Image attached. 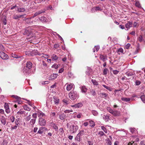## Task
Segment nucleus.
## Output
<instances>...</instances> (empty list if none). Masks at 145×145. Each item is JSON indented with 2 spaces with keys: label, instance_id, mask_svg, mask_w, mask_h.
Wrapping results in <instances>:
<instances>
[{
  "label": "nucleus",
  "instance_id": "obj_17",
  "mask_svg": "<svg viewBox=\"0 0 145 145\" xmlns=\"http://www.w3.org/2000/svg\"><path fill=\"white\" fill-rule=\"evenodd\" d=\"M91 11L93 12L96 11L97 10L102 11V9L99 7H96L93 8L91 10Z\"/></svg>",
  "mask_w": 145,
  "mask_h": 145
},
{
  "label": "nucleus",
  "instance_id": "obj_31",
  "mask_svg": "<svg viewBox=\"0 0 145 145\" xmlns=\"http://www.w3.org/2000/svg\"><path fill=\"white\" fill-rule=\"evenodd\" d=\"M90 126L92 127H93L95 125V124L94 121L92 120H90L89 121Z\"/></svg>",
  "mask_w": 145,
  "mask_h": 145
},
{
  "label": "nucleus",
  "instance_id": "obj_51",
  "mask_svg": "<svg viewBox=\"0 0 145 145\" xmlns=\"http://www.w3.org/2000/svg\"><path fill=\"white\" fill-rule=\"evenodd\" d=\"M108 69L107 68H105L104 69L103 74L104 75H106L107 74V72L108 71Z\"/></svg>",
  "mask_w": 145,
  "mask_h": 145
},
{
  "label": "nucleus",
  "instance_id": "obj_33",
  "mask_svg": "<svg viewBox=\"0 0 145 145\" xmlns=\"http://www.w3.org/2000/svg\"><path fill=\"white\" fill-rule=\"evenodd\" d=\"M99 46H95L94 48L93 49V52H95V50H96L97 52L98 51L99 49Z\"/></svg>",
  "mask_w": 145,
  "mask_h": 145
},
{
  "label": "nucleus",
  "instance_id": "obj_3",
  "mask_svg": "<svg viewBox=\"0 0 145 145\" xmlns=\"http://www.w3.org/2000/svg\"><path fill=\"white\" fill-rule=\"evenodd\" d=\"M78 128V126L76 124L71 125L69 127V132L70 133H75Z\"/></svg>",
  "mask_w": 145,
  "mask_h": 145
},
{
  "label": "nucleus",
  "instance_id": "obj_26",
  "mask_svg": "<svg viewBox=\"0 0 145 145\" xmlns=\"http://www.w3.org/2000/svg\"><path fill=\"white\" fill-rule=\"evenodd\" d=\"M54 101L55 104H58L59 102V100L56 97L54 96L53 97Z\"/></svg>",
  "mask_w": 145,
  "mask_h": 145
},
{
  "label": "nucleus",
  "instance_id": "obj_40",
  "mask_svg": "<svg viewBox=\"0 0 145 145\" xmlns=\"http://www.w3.org/2000/svg\"><path fill=\"white\" fill-rule=\"evenodd\" d=\"M126 75L128 76H132L134 75V73L132 72H127L126 73Z\"/></svg>",
  "mask_w": 145,
  "mask_h": 145
},
{
  "label": "nucleus",
  "instance_id": "obj_43",
  "mask_svg": "<svg viewBox=\"0 0 145 145\" xmlns=\"http://www.w3.org/2000/svg\"><path fill=\"white\" fill-rule=\"evenodd\" d=\"M36 120L35 119H32L30 121V123L31 125H33L35 123Z\"/></svg>",
  "mask_w": 145,
  "mask_h": 145
},
{
  "label": "nucleus",
  "instance_id": "obj_41",
  "mask_svg": "<svg viewBox=\"0 0 145 145\" xmlns=\"http://www.w3.org/2000/svg\"><path fill=\"white\" fill-rule=\"evenodd\" d=\"M52 126L53 127L55 131H57L58 130V127L56 125L55 123H53L52 124Z\"/></svg>",
  "mask_w": 145,
  "mask_h": 145
},
{
  "label": "nucleus",
  "instance_id": "obj_63",
  "mask_svg": "<svg viewBox=\"0 0 145 145\" xmlns=\"http://www.w3.org/2000/svg\"><path fill=\"white\" fill-rule=\"evenodd\" d=\"M130 130L131 132L132 133H134L135 131V129L134 128H130Z\"/></svg>",
  "mask_w": 145,
  "mask_h": 145
},
{
  "label": "nucleus",
  "instance_id": "obj_46",
  "mask_svg": "<svg viewBox=\"0 0 145 145\" xmlns=\"http://www.w3.org/2000/svg\"><path fill=\"white\" fill-rule=\"evenodd\" d=\"M13 19L16 20L19 19V15H14L13 16Z\"/></svg>",
  "mask_w": 145,
  "mask_h": 145
},
{
  "label": "nucleus",
  "instance_id": "obj_60",
  "mask_svg": "<svg viewBox=\"0 0 145 145\" xmlns=\"http://www.w3.org/2000/svg\"><path fill=\"white\" fill-rule=\"evenodd\" d=\"M12 56L13 57L15 58H18L20 57L19 56L13 54L12 55Z\"/></svg>",
  "mask_w": 145,
  "mask_h": 145
},
{
  "label": "nucleus",
  "instance_id": "obj_61",
  "mask_svg": "<svg viewBox=\"0 0 145 145\" xmlns=\"http://www.w3.org/2000/svg\"><path fill=\"white\" fill-rule=\"evenodd\" d=\"M118 52L123 53V50L122 48H120L118 49Z\"/></svg>",
  "mask_w": 145,
  "mask_h": 145
},
{
  "label": "nucleus",
  "instance_id": "obj_55",
  "mask_svg": "<svg viewBox=\"0 0 145 145\" xmlns=\"http://www.w3.org/2000/svg\"><path fill=\"white\" fill-rule=\"evenodd\" d=\"M90 92H91V93L92 94L93 96H94L96 95V93L95 91L93 89H91L90 91Z\"/></svg>",
  "mask_w": 145,
  "mask_h": 145
},
{
  "label": "nucleus",
  "instance_id": "obj_21",
  "mask_svg": "<svg viewBox=\"0 0 145 145\" xmlns=\"http://www.w3.org/2000/svg\"><path fill=\"white\" fill-rule=\"evenodd\" d=\"M39 20L42 22H47V20L46 18L44 16H41L39 18Z\"/></svg>",
  "mask_w": 145,
  "mask_h": 145
},
{
  "label": "nucleus",
  "instance_id": "obj_7",
  "mask_svg": "<svg viewBox=\"0 0 145 145\" xmlns=\"http://www.w3.org/2000/svg\"><path fill=\"white\" fill-rule=\"evenodd\" d=\"M24 74L27 76L29 75L31 72L30 70H29L28 69H26L25 67H24L22 70Z\"/></svg>",
  "mask_w": 145,
  "mask_h": 145
},
{
  "label": "nucleus",
  "instance_id": "obj_42",
  "mask_svg": "<svg viewBox=\"0 0 145 145\" xmlns=\"http://www.w3.org/2000/svg\"><path fill=\"white\" fill-rule=\"evenodd\" d=\"M8 142L5 139L3 140V142L1 144V145H7V144Z\"/></svg>",
  "mask_w": 145,
  "mask_h": 145
},
{
  "label": "nucleus",
  "instance_id": "obj_50",
  "mask_svg": "<svg viewBox=\"0 0 145 145\" xmlns=\"http://www.w3.org/2000/svg\"><path fill=\"white\" fill-rule=\"evenodd\" d=\"M98 134L100 135L101 136L105 135L104 133L101 131H100L99 132Z\"/></svg>",
  "mask_w": 145,
  "mask_h": 145
},
{
  "label": "nucleus",
  "instance_id": "obj_18",
  "mask_svg": "<svg viewBox=\"0 0 145 145\" xmlns=\"http://www.w3.org/2000/svg\"><path fill=\"white\" fill-rule=\"evenodd\" d=\"M46 129L44 127H41L39 128V130L37 132V133L42 134L44 130H45Z\"/></svg>",
  "mask_w": 145,
  "mask_h": 145
},
{
  "label": "nucleus",
  "instance_id": "obj_22",
  "mask_svg": "<svg viewBox=\"0 0 145 145\" xmlns=\"http://www.w3.org/2000/svg\"><path fill=\"white\" fill-rule=\"evenodd\" d=\"M112 114L114 116H119L120 113V111L117 110L114 111Z\"/></svg>",
  "mask_w": 145,
  "mask_h": 145
},
{
  "label": "nucleus",
  "instance_id": "obj_32",
  "mask_svg": "<svg viewBox=\"0 0 145 145\" xmlns=\"http://www.w3.org/2000/svg\"><path fill=\"white\" fill-rule=\"evenodd\" d=\"M120 90H115L114 91L115 95L116 96L118 97L120 95Z\"/></svg>",
  "mask_w": 145,
  "mask_h": 145
},
{
  "label": "nucleus",
  "instance_id": "obj_58",
  "mask_svg": "<svg viewBox=\"0 0 145 145\" xmlns=\"http://www.w3.org/2000/svg\"><path fill=\"white\" fill-rule=\"evenodd\" d=\"M20 119L19 118H18L17 119H16L15 120V123L16 125H18L19 124V120Z\"/></svg>",
  "mask_w": 145,
  "mask_h": 145
},
{
  "label": "nucleus",
  "instance_id": "obj_16",
  "mask_svg": "<svg viewBox=\"0 0 145 145\" xmlns=\"http://www.w3.org/2000/svg\"><path fill=\"white\" fill-rule=\"evenodd\" d=\"M32 66V63L30 61L27 62L26 63V67H25L26 69H28L29 70L31 68Z\"/></svg>",
  "mask_w": 145,
  "mask_h": 145
},
{
  "label": "nucleus",
  "instance_id": "obj_10",
  "mask_svg": "<svg viewBox=\"0 0 145 145\" xmlns=\"http://www.w3.org/2000/svg\"><path fill=\"white\" fill-rule=\"evenodd\" d=\"M74 88V84H69L67 85L66 89L68 91L71 90L72 89Z\"/></svg>",
  "mask_w": 145,
  "mask_h": 145
},
{
  "label": "nucleus",
  "instance_id": "obj_15",
  "mask_svg": "<svg viewBox=\"0 0 145 145\" xmlns=\"http://www.w3.org/2000/svg\"><path fill=\"white\" fill-rule=\"evenodd\" d=\"M59 118L61 120H63L66 118L67 116L64 113H63L59 115Z\"/></svg>",
  "mask_w": 145,
  "mask_h": 145
},
{
  "label": "nucleus",
  "instance_id": "obj_5",
  "mask_svg": "<svg viewBox=\"0 0 145 145\" xmlns=\"http://www.w3.org/2000/svg\"><path fill=\"white\" fill-rule=\"evenodd\" d=\"M1 57L4 60H6L8 58V56L3 51H0Z\"/></svg>",
  "mask_w": 145,
  "mask_h": 145
},
{
  "label": "nucleus",
  "instance_id": "obj_54",
  "mask_svg": "<svg viewBox=\"0 0 145 145\" xmlns=\"http://www.w3.org/2000/svg\"><path fill=\"white\" fill-rule=\"evenodd\" d=\"M140 98L143 101H145V94L141 96Z\"/></svg>",
  "mask_w": 145,
  "mask_h": 145
},
{
  "label": "nucleus",
  "instance_id": "obj_48",
  "mask_svg": "<svg viewBox=\"0 0 145 145\" xmlns=\"http://www.w3.org/2000/svg\"><path fill=\"white\" fill-rule=\"evenodd\" d=\"M135 5L136 7L138 8H140L141 7L140 4L138 1H136Z\"/></svg>",
  "mask_w": 145,
  "mask_h": 145
},
{
  "label": "nucleus",
  "instance_id": "obj_25",
  "mask_svg": "<svg viewBox=\"0 0 145 145\" xmlns=\"http://www.w3.org/2000/svg\"><path fill=\"white\" fill-rule=\"evenodd\" d=\"M51 58L53 61L56 60L58 59V57L55 54H52V55Z\"/></svg>",
  "mask_w": 145,
  "mask_h": 145
},
{
  "label": "nucleus",
  "instance_id": "obj_11",
  "mask_svg": "<svg viewBox=\"0 0 145 145\" xmlns=\"http://www.w3.org/2000/svg\"><path fill=\"white\" fill-rule=\"evenodd\" d=\"M107 56L106 55H104L102 54H100L99 56V58L101 60L103 61V62H105L106 60H107Z\"/></svg>",
  "mask_w": 145,
  "mask_h": 145
},
{
  "label": "nucleus",
  "instance_id": "obj_35",
  "mask_svg": "<svg viewBox=\"0 0 145 145\" xmlns=\"http://www.w3.org/2000/svg\"><path fill=\"white\" fill-rule=\"evenodd\" d=\"M23 107L24 110H25L29 111L31 110V108L26 105H25Z\"/></svg>",
  "mask_w": 145,
  "mask_h": 145
},
{
  "label": "nucleus",
  "instance_id": "obj_57",
  "mask_svg": "<svg viewBox=\"0 0 145 145\" xmlns=\"http://www.w3.org/2000/svg\"><path fill=\"white\" fill-rule=\"evenodd\" d=\"M25 112L24 111L20 110L17 112V114H24Z\"/></svg>",
  "mask_w": 145,
  "mask_h": 145
},
{
  "label": "nucleus",
  "instance_id": "obj_1",
  "mask_svg": "<svg viewBox=\"0 0 145 145\" xmlns=\"http://www.w3.org/2000/svg\"><path fill=\"white\" fill-rule=\"evenodd\" d=\"M37 20L35 19H33L32 18H25L24 20L25 23L31 25H35L37 24L36 20Z\"/></svg>",
  "mask_w": 145,
  "mask_h": 145
},
{
  "label": "nucleus",
  "instance_id": "obj_9",
  "mask_svg": "<svg viewBox=\"0 0 145 145\" xmlns=\"http://www.w3.org/2000/svg\"><path fill=\"white\" fill-rule=\"evenodd\" d=\"M4 107L5 109L6 112L7 114L9 113L10 112V110L8 104L7 103H5Z\"/></svg>",
  "mask_w": 145,
  "mask_h": 145
},
{
  "label": "nucleus",
  "instance_id": "obj_64",
  "mask_svg": "<svg viewBox=\"0 0 145 145\" xmlns=\"http://www.w3.org/2000/svg\"><path fill=\"white\" fill-rule=\"evenodd\" d=\"M88 145H93V142L92 141H88Z\"/></svg>",
  "mask_w": 145,
  "mask_h": 145
},
{
  "label": "nucleus",
  "instance_id": "obj_37",
  "mask_svg": "<svg viewBox=\"0 0 145 145\" xmlns=\"http://www.w3.org/2000/svg\"><path fill=\"white\" fill-rule=\"evenodd\" d=\"M44 115V114L42 112H39L38 113V116L40 118H41Z\"/></svg>",
  "mask_w": 145,
  "mask_h": 145
},
{
  "label": "nucleus",
  "instance_id": "obj_59",
  "mask_svg": "<svg viewBox=\"0 0 145 145\" xmlns=\"http://www.w3.org/2000/svg\"><path fill=\"white\" fill-rule=\"evenodd\" d=\"M134 141H133V142L132 141L131 142H130L128 144V145H135V144H137Z\"/></svg>",
  "mask_w": 145,
  "mask_h": 145
},
{
  "label": "nucleus",
  "instance_id": "obj_56",
  "mask_svg": "<svg viewBox=\"0 0 145 145\" xmlns=\"http://www.w3.org/2000/svg\"><path fill=\"white\" fill-rule=\"evenodd\" d=\"M58 65L55 64H54L52 66V68H54L55 69H57L58 68Z\"/></svg>",
  "mask_w": 145,
  "mask_h": 145
},
{
  "label": "nucleus",
  "instance_id": "obj_30",
  "mask_svg": "<svg viewBox=\"0 0 145 145\" xmlns=\"http://www.w3.org/2000/svg\"><path fill=\"white\" fill-rule=\"evenodd\" d=\"M26 10L24 8H18V11L20 12H24Z\"/></svg>",
  "mask_w": 145,
  "mask_h": 145
},
{
  "label": "nucleus",
  "instance_id": "obj_52",
  "mask_svg": "<svg viewBox=\"0 0 145 145\" xmlns=\"http://www.w3.org/2000/svg\"><path fill=\"white\" fill-rule=\"evenodd\" d=\"M138 40L140 42H141L143 40V37L142 35H140L138 38Z\"/></svg>",
  "mask_w": 145,
  "mask_h": 145
},
{
  "label": "nucleus",
  "instance_id": "obj_19",
  "mask_svg": "<svg viewBox=\"0 0 145 145\" xmlns=\"http://www.w3.org/2000/svg\"><path fill=\"white\" fill-rule=\"evenodd\" d=\"M31 54L32 55H38L40 56L41 55V53L39 52L37 50H34L31 52Z\"/></svg>",
  "mask_w": 145,
  "mask_h": 145
},
{
  "label": "nucleus",
  "instance_id": "obj_62",
  "mask_svg": "<svg viewBox=\"0 0 145 145\" xmlns=\"http://www.w3.org/2000/svg\"><path fill=\"white\" fill-rule=\"evenodd\" d=\"M12 97L14 98H15L16 99H18V100L20 98V97H18L16 95H12Z\"/></svg>",
  "mask_w": 145,
  "mask_h": 145
},
{
  "label": "nucleus",
  "instance_id": "obj_49",
  "mask_svg": "<svg viewBox=\"0 0 145 145\" xmlns=\"http://www.w3.org/2000/svg\"><path fill=\"white\" fill-rule=\"evenodd\" d=\"M10 118L12 122H13L14 121L15 119V118L14 116H12L10 117Z\"/></svg>",
  "mask_w": 145,
  "mask_h": 145
},
{
  "label": "nucleus",
  "instance_id": "obj_34",
  "mask_svg": "<svg viewBox=\"0 0 145 145\" xmlns=\"http://www.w3.org/2000/svg\"><path fill=\"white\" fill-rule=\"evenodd\" d=\"M102 86L104 87L108 90L109 91H112V88L110 87L106 86L105 85H103Z\"/></svg>",
  "mask_w": 145,
  "mask_h": 145
},
{
  "label": "nucleus",
  "instance_id": "obj_2",
  "mask_svg": "<svg viewBox=\"0 0 145 145\" xmlns=\"http://www.w3.org/2000/svg\"><path fill=\"white\" fill-rule=\"evenodd\" d=\"M69 98L72 100H74L79 97V95L76 91H71L69 93Z\"/></svg>",
  "mask_w": 145,
  "mask_h": 145
},
{
  "label": "nucleus",
  "instance_id": "obj_20",
  "mask_svg": "<svg viewBox=\"0 0 145 145\" xmlns=\"http://www.w3.org/2000/svg\"><path fill=\"white\" fill-rule=\"evenodd\" d=\"M80 88L81 91L82 93H85L87 92V89L85 86H81Z\"/></svg>",
  "mask_w": 145,
  "mask_h": 145
},
{
  "label": "nucleus",
  "instance_id": "obj_53",
  "mask_svg": "<svg viewBox=\"0 0 145 145\" xmlns=\"http://www.w3.org/2000/svg\"><path fill=\"white\" fill-rule=\"evenodd\" d=\"M31 118V115H29L25 118V120L27 121H29V120H30Z\"/></svg>",
  "mask_w": 145,
  "mask_h": 145
},
{
  "label": "nucleus",
  "instance_id": "obj_44",
  "mask_svg": "<svg viewBox=\"0 0 145 145\" xmlns=\"http://www.w3.org/2000/svg\"><path fill=\"white\" fill-rule=\"evenodd\" d=\"M92 114L95 116H97L98 114V113L96 110H93L92 111Z\"/></svg>",
  "mask_w": 145,
  "mask_h": 145
},
{
  "label": "nucleus",
  "instance_id": "obj_28",
  "mask_svg": "<svg viewBox=\"0 0 145 145\" xmlns=\"http://www.w3.org/2000/svg\"><path fill=\"white\" fill-rule=\"evenodd\" d=\"M103 119L106 121H108L110 120L109 116L108 115H104L103 116Z\"/></svg>",
  "mask_w": 145,
  "mask_h": 145
},
{
  "label": "nucleus",
  "instance_id": "obj_23",
  "mask_svg": "<svg viewBox=\"0 0 145 145\" xmlns=\"http://www.w3.org/2000/svg\"><path fill=\"white\" fill-rule=\"evenodd\" d=\"M35 35L32 31L30 32V33L28 35L27 38L28 39H30L35 37Z\"/></svg>",
  "mask_w": 145,
  "mask_h": 145
},
{
  "label": "nucleus",
  "instance_id": "obj_29",
  "mask_svg": "<svg viewBox=\"0 0 145 145\" xmlns=\"http://www.w3.org/2000/svg\"><path fill=\"white\" fill-rule=\"evenodd\" d=\"M121 100L125 102H129L131 100V99L129 98H126L122 97L121 98Z\"/></svg>",
  "mask_w": 145,
  "mask_h": 145
},
{
  "label": "nucleus",
  "instance_id": "obj_6",
  "mask_svg": "<svg viewBox=\"0 0 145 145\" xmlns=\"http://www.w3.org/2000/svg\"><path fill=\"white\" fill-rule=\"evenodd\" d=\"M39 124L41 126H44L46 124L45 120L42 118H39Z\"/></svg>",
  "mask_w": 145,
  "mask_h": 145
},
{
  "label": "nucleus",
  "instance_id": "obj_45",
  "mask_svg": "<svg viewBox=\"0 0 145 145\" xmlns=\"http://www.w3.org/2000/svg\"><path fill=\"white\" fill-rule=\"evenodd\" d=\"M101 129L106 133H107V131L106 128L104 126H102L101 127Z\"/></svg>",
  "mask_w": 145,
  "mask_h": 145
},
{
  "label": "nucleus",
  "instance_id": "obj_27",
  "mask_svg": "<svg viewBox=\"0 0 145 145\" xmlns=\"http://www.w3.org/2000/svg\"><path fill=\"white\" fill-rule=\"evenodd\" d=\"M31 31H29L28 28H27L25 29L24 32L23 34L24 35H28L30 33V32H31Z\"/></svg>",
  "mask_w": 145,
  "mask_h": 145
},
{
  "label": "nucleus",
  "instance_id": "obj_36",
  "mask_svg": "<svg viewBox=\"0 0 145 145\" xmlns=\"http://www.w3.org/2000/svg\"><path fill=\"white\" fill-rule=\"evenodd\" d=\"M106 109L107 110L108 112H109L110 113L112 114L114 111L112 108H111L110 107H107Z\"/></svg>",
  "mask_w": 145,
  "mask_h": 145
},
{
  "label": "nucleus",
  "instance_id": "obj_13",
  "mask_svg": "<svg viewBox=\"0 0 145 145\" xmlns=\"http://www.w3.org/2000/svg\"><path fill=\"white\" fill-rule=\"evenodd\" d=\"M133 23L132 22H129L125 24V27L127 29V30H128L131 27H132Z\"/></svg>",
  "mask_w": 145,
  "mask_h": 145
},
{
  "label": "nucleus",
  "instance_id": "obj_8",
  "mask_svg": "<svg viewBox=\"0 0 145 145\" xmlns=\"http://www.w3.org/2000/svg\"><path fill=\"white\" fill-rule=\"evenodd\" d=\"M83 105V104L82 103H79L74 105H71V106L75 108H77L81 107Z\"/></svg>",
  "mask_w": 145,
  "mask_h": 145
},
{
  "label": "nucleus",
  "instance_id": "obj_14",
  "mask_svg": "<svg viewBox=\"0 0 145 145\" xmlns=\"http://www.w3.org/2000/svg\"><path fill=\"white\" fill-rule=\"evenodd\" d=\"M0 119L1 123L5 125L6 123L5 118L3 116H1Z\"/></svg>",
  "mask_w": 145,
  "mask_h": 145
},
{
  "label": "nucleus",
  "instance_id": "obj_24",
  "mask_svg": "<svg viewBox=\"0 0 145 145\" xmlns=\"http://www.w3.org/2000/svg\"><path fill=\"white\" fill-rule=\"evenodd\" d=\"M100 95L102 98H104L105 99H106V97L108 96V94L104 92L100 93Z\"/></svg>",
  "mask_w": 145,
  "mask_h": 145
},
{
  "label": "nucleus",
  "instance_id": "obj_47",
  "mask_svg": "<svg viewBox=\"0 0 145 145\" xmlns=\"http://www.w3.org/2000/svg\"><path fill=\"white\" fill-rule=\"evenodd\" d=\"M54 33H55L56 34V35H57V36H58L59 39H60V40H61L63 42H64V41L63 39L62 38V37L59 34L57 33H56V32H54Z\"/></svg>",
  "mask_w": 145,
  "mask_h": 145
},
{
  "label": "nucleus",
  "instance_id": "obj_4",
  "mask_svg": "<svg viewBox=\"0 0 145 145\" xmlns=\"http://www.w3.org/2000/svg\"><path fill=\"white\" fill-rule=\"evenodd\" d=\"M85 133L84 131V130L81 131L77 135L76 138H75V140H76L78 142L80 141L81 139V137Z\"/></svg>",
  "mask_w": 145,
  "mask_h": 145
},
{
  "label": "nucleus",
  "instance_id": "obj_39",
  "mask_svg": "<svg viewBox=\"0 0 145 145\" xmlns=\"http://www.w3.org/2000/svg\"><path fill=\"white\" fill-rule=\"evenodd\" d=\"M44 12V11L43 10H40L39 11H38V12H36L35 14V15L36 16H37L38 15L41 14V13H42Z\"/></svg>",
  "mask_w": 145,
  "mask_h": 145
},
{
  "label": "nucleus",
  "instance_id": "obj_38",
  "mask_svg": "<svg viewBox=\"0 0 145 145\" xmlns=\"http://www.w3.org/2000/svg\"><path fill=\"white\" fill-rule=\"evenodd\" d=\"M91 82L94 85L98 86L99 84L95 80L92 79Z\"/></svg>",
  "mask_w": 145,
  "mask_h": 145
},
{
  "label": "nucleus",
  "instance_id": "obj_12",
  "mask_svg": "<svg viewBox=\"0 0 145 145\" xmlns=\"http://www.w3.org/2000/svg\"><path fill=\"white\" fill-rule=\"evenodd\" d=\"M57 76V74H53L49 76L48 79L49 80H53L56 78Z\"/></svg>",
  "mask_w": 145,
  "mask_h": 145
}]
</instances>
